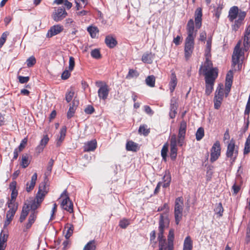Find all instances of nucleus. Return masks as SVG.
<instances>
[{"instance_id": "nucleus-50", "label": "nucleus", "mask_w": 250, "mask_h": 250, "mask_svg": "<svg viewBox=\"0 0 250 250\" xmlns=\"http://www.w3.org/2000/svg\"><path fill=\"white\" fill-rule=\"evenodd\" d=\"M76 109V107H73V106H69V110L67 113V117L68 119H70L72 117H73L75 111Z\"/></svg>"}, {"instance_id": "nucleus-21", "label": "nucleus", "mask_w": 250, "mask_h": 250, "mask_svg": "<svg viewBox=\"0 0 250 250\" xmlns=\"http://www.w3.org/2000/svg\"><path fill=\"white\" fill-rule=\"evenodd\" d=\"M37 173H35L31 177L30 181L27 183L26 187V190L27 192H30L34 188L37 180Z\"/></svg>"}, {"instance_id": "nucleus-60", "label": "nucleus", "mask_w": 250, "mask_h": 250, "mask_svg": "<svg viewBox=\"0 0 250 250\" xmlns=\"http://www.w3.org/2000/svg\"><path fill=\"white\" fill-rule=\"evenodd\" d=\"M250 113V100H248L246 104L244 114L245 115L249 116Z\"/></svg>"}, {"instance_id": "nucleus-4", "label": "nucleus", "mask_w": 250, "mask_h": 250, "mask_svg": "<svg viewBox=\"0 0 250 250\" xmlns=\"http://www.w3.org/2000/svg\"><path fill=\"white\" fill-rule=\"evenodd\" d=\"M238 154V146L235 145V141L231 139L227 146L226 158L229 159L230 165L235 162Z\"/></svg>"}, {"instance_id": "nucleus-42", "label": "nucleus", "mask_w": 250, "mask_h": 250, "mask_svg": "<svg viewBox=\"0 0 250 250\" xmlns=\"http://www.w3.org/2000/svg\"><path fill=\"white\" fill-rule=\"evenodd\" d=\"M74 95V92L72 89L68 90L65 94V100L67 103H69L72 100Z\"/></svg>"}, {"instance_id": "nucleus-58", "label": "nucleus", "mask_w": 250, "mask_h": 250, "mask_svg": "<svg viewBox=\"0 0 250 250\" xmlns=\"http://www.w3.org/2000/svg\"><path fill=\"white\" fill-rule=\"evenodd\" d=\"M139 133L141 134H143L145 135H146L148 134L149 131L146 128L145 125H141L139 129Z\"/></svg>"}, {"instance_id": "nucleus-17", "label": "nucleus", "mask_w": 250, "mask_h": 250, "mask_svg": "<svg viewBox=\"0 0 250 250\" xmlns=\"http://www.w3.org/2000/svg\"><path fill=\"white\" fill-rule=\"evenodd\" d=\"M97 141L95 139L92 140L84 143L83 150L85 152L94 151L97 147Z\"/></svg>"}, {"instance_id": "nucleus-3", "label": "nucleus", "mask_w": 250, "mask_h": 250, "mask_svg": "<svg viewBox=\"0 0 250 250\" xmlns=\"http://www.w3.org/2000/svg\"><path fill=\"white\" fill-rule=\"evenodd\" d=\"M241 41H239L235 46L232 56V66L235 71L240 70L241 68L242 60L240 58L243 57L244 52L240 49Z\"/></svg>"}, {"instance_id": "nucleus-7", "label": "nucleus", "mask_w": 250, "mask_h": 250, "mask_svg": "<svg viewBox=\"0 0 250 250\" xmlns=\"http://www.w3.org/2000/svg\"><path fill=\"white\" fill-rule=\"evenodd\" d=\"M169 220L167 213L161 214L159 221V233H164L165 229L169 227Z\"/></svg>"}, {"instance_id": "nucleus-43", "label": "nucleus", "mask_w": 250, "mask_h": 250, "mask_svg": "<svg viewBox=\"0 0 250 250\" xmlns=\"http://www.w3.org/2000/svg\"><path fill=\"white\" fill-rule=\"evenodd\" d=\"M223 210L224 209L222 204L219 203L217 204V206L214 209V211L215 213L219 215V216H222L223 215Z\"/></svg>"}, {"instance_id": "nucleus-55", "label": "nucleus", "mask_w": 250, "mask_h": 250, "mask_svg": "<svg viewBox=\"0 0 250 250\" xmlns=\"http://www.w3.org/2000/svg\"><path fill=\"white\" fill-rule=\"evenodd\" d=\"M27 140L26 138H24L21 141L20 146L18 148L19 151H21L25 146L26 144H27Z\"/></svg>"}, {"instance_id": "nucleus-6", "label": "nucleus", "mask_w": 250, "mask_h": 250, "mask_svg": "<svg viewBox=\"0 0 250 250\" xmlns=\"http://www.w3.org/2000/svg\"><path fill=\"white\" fill-rule=\"evenodd\" d=\"M184 202L182 197H179L176 199L174 207V217L175 223L178 225L183 215Z\"/></svg>"}, {"instance_id": "nucleus-57", "label": "nucleus", "mask_w": 250, "mask_h": 250, "mask_svg": "<svg viewBox=\"0 0 250 250\" xmlns=\"http://www.w3.org/2000/svg\"><path fill=\"white\" fill-rule=\"evenodd\" d=\"M207 39V33L205 31H202L200 33L199 41L204 42H205Z\"/></svg>"}, {"instance_id": "nucleus-12", "label": "nucleus", "mask_w": 250, "mask_h": 250, "mask_svg": "<svg viewBox=\"0 0 250 250\" xmlns=\"http://www.w3.org/2000/svg\"><path fill=\"white\" fill-rule=\"evenodd\" d=\"M194 48V40H185L184 53L185 58L188 61L191 56Z\"/></svg>"}, {"instance_id": "nucleus-9", "label": "nucleus", "mask_w": 250, "mask_h": 250, "mask_svg": "<svg viewBox=\"0 0 250 250\" xmlns=\"http://www.w3.org/2000/svg\"><path fill=\"white\" fill-rule=\"evenodd\" d=\"M177 146H179V145L177 136L176 135L173 134L171 136L170 140V156L172 160H175L177 157Z\"/></svg>"}, {"instance_id": "nucleus-32", "label": "nucleus", "mask_w": 250, "mask_h": 250, "mask_svg": "<svg viewBox=\"0 0 250 250\" xmlns=\"http://www.w3.org/2000/svg\"><path fill=\"white\" fill-rule=\"evenodd\" d=\"M126 149L128 151H136L138 145L132 141H129L126 144Z\"/></svg>"}, {"instance_id": "nucleus-39", "label": "nucleus", "mask_w": 250, "mask_h": 250, "mask_svg": "<svg viewBox=\"0 0 250 250\" xmlns=\"http://www.w3.org/2000/svg\"><path fill=\"white\" fill-rule=\"evenodd\" d=\"M215 96L218 97H221L223 98L224 97V86L223 84H219L217 90L215 92Z\"/></svg>"}, {"instance_id": "nucleus-48", "label": "nucleus", "mask_w": 250, "mask_h": 250, "mask_svg": "<svg viewBox=\"0 0 250 250\" xmlns=\"http://www.w3.org/2000/svg\"><path fill=\"white\" fill-rule=\"evenodd\" d=\"M36 60L34 56L30 57L26 60L27 66L28 67H31L32 66H33L36 63Z\"/></svg>"}, {"instance_id": "nucleus-15", "label": "nucleus", "mask_w": 250, "mask_h": 250, "mask_svg": "<svg viewBox=\"0 0 250 250\" xmlns=\"http://www.w3.org/2000/svg\"><path fill=\"white\" fill-rule=\"evenodd\" d=\"M46 180L47 177L46 176L44 181L40 184L39 190L36 195L40 198H42V199H43L45 195L47 193L49 190V188L46 186Z\"/></svg>"}, {"instance_id": "nucleus-34", "label": "nucleus", "mask_w": 250, "mask_h": 250, "mask_svg": "<svg viewBox=\"0 0 250 250\" xmlns=\"http://www.w3.org/2000/svg\"><path fill=\"white\" fill-rule=\"evenodd\" d=\"M96 244L94 240L88 242L84 247L83 250H95Z\"/></svg>"}, {"instance_id": "nucleus-64", "label": "nucleus", "mask_w": 250, "mask_h": 250, "mask_svg": "<svg viewBox=\"0 0 250 250\" xmlns=\"http://www.w3.org/2000/svg\"><path fill=\"white\" fill-rule=\"evenodd\" d=\"M163 181L164 182H168L170 183L171 177L169 172H166V173L163 177Z\"/></svg>"}, {"instance_id": "nucleus-22", "label": "nucleus", "mask_w": 250, "mask_h": 250, "mask_svg": "<svg viewBox=\"0 0 250 250\" xmlns=\"http://www.w3.org/2000/svg\"><path fill=\"white\" fill-rule=\"evenodd\" d=\"M177 84V79L176 74L174 72L171 71L170 81L169 83V87L171 93H172L174 91Z\"/></svg>"}, {"instance_id": "nucleus-46", "label": "nucleus", "mask_w": 250, "mask_h": 250, "mask_svg": "<svg viewBox=\"0 0 250 250\" xmlns=\"http://www.w3.org/2000/svg\"><path fill=\"white\" fill-rule=\"evenodd\" d=\"M174 238V231L173 229H170L168 232L167 236L168 243L170 246H171L172 243H173V240Z\"/></svg>"}, {"instance_id": "nucleus-47", "label": "nucleus", "mask_w": 250, "mask_h": 250, "mask_svg": "<svg viewBox=\"0 0 250 250\" xmlns=\"http://www.w3.org/2000/svg\"><path fill=\"white\" fill-rule=\"evenodd\" d=\"M168 151V145L167 144H165L161 150V156L163 158V159L164 160H166V158L167 157V153Z\"/></svg>"}, {"instance_id": "nucleus-16", "label": "nucleus", "mask_w": 250, "mask_h": 250, "mask_svg": "<svg viewBox=\"0 0 250 250\" xmlns=\"http://www.w3.org/2000/svg\"><path fill=\"white\" fill-rule=\"evenodd\" d=\"M177 107L178 104L177 100L175 98L173 97L171 98L170 103V111L169 115L170 118L173 119L175 117L177 114Z\"/></svg>"}, {"instance_id": "nucleus-23", "label": "nucleus", "mask_w": 250, "mask_h": 250, "mask_svg": "<svg viewBox=\"0 0 250 250\" xmlns=\"http://www.w3.org/2000/svg\"><path fill=\"white\" fill-rule=\"evenodd\" d=\"M239 9L237 6H234L230 8L229 12L228 18L230 21H233L238 15Z\"/></svg>"}, {"instance_id": "nucleus-13", "label": "nucleus", "mask_w": 250, "mask_h": 250, "mask_svg": "<svg viewBox=\"0 0 250 250\" xmlns=\"http://www.w3.org/2000/svg\"><path fill=\"white\" fill-rule=\"evenodd\" d=\"M67 13L63 7H60L52 14L53 19L56 22L61 21L67 16Z\"/></svg>"}, {"instance_id": "nucleus-45", "label": "nucleus", "mask_w": 250, "mask_h": 250, "mask_svg": "<svg viewBox=\"0 0 250 250\" xmlns=\"http://www.w3.org/2000/svg\"><path fill=\"white\" fill-rule=\"evenodd\" d=\"M214 83L206 82V94L209 95L212 91Z\"/></svg>"}, {"instance_id": "nucleus-1", "label": "nucleus", "mask_w": 250, "mask_h": 250, "mask_svg": "<svg viewBox=\"0 0 250 250\" xmlns=\"http://www.w3.org/2000/svg\"><path fill=\"white\" fill-rule=\"evenodd\" d=\"M195 30L194 23L193 19H190L187 25V37L185 40H194L196 36L197 29L202 26V10L200 7L196 9L195 14Z\"/></svg>"}, {"instance_id": "nucleus-53", "label": "nucleus", "mask_w": 250, "mask_h": 250, "mask_svg": "<svg viewBox=\"0 0 250 250\" xmlns=\"http://www.w3.org/2000/svg\"><path fill=\"white\" fill-rule=\"evenodd\" d=\"M8 34L7 32H4L2 34V35L0 38V48L2 47V46L5 43Z\"/></svg>"}, {"instance_id": "nucleus-5", "label": "nucleus", "mask_w": 250, "mask_h": 250, "mask_svg": "<svg viewBox=\"0 0 250 250\" xmlns=\"http://www.w3.org/2000/svg\"><path fill=\"white\" fill-rule=\"evenodd\" d=\"M95 84L99 87L98 95L100 100L105 101L107 99L110 91L108 85L105 82L100 81L96 82Z\"/></svg>"}, {"instance_id": "nucleus-56", "label": "nucleus", "mask_w": 250, "mask_h": 250, "mask_svg": "<svg viewBox=\"0 0 250 250\" xmlns=\"http://www.w3.org/2000/svg\"><path fill=\"white\" fill-rule=\"evenodd\" d=\"M70 76V71L69 70H65L62 73L61 78L62 80L67 79Z\"/></svg>"}, {"instance_id": "nucleus-38", "label": "nucleus", "mask_w": 250, "mask_h": 250, "mask_svg": "<svg viewBox=\"0 0 250 250\" xmlns=\"http://www.w3.org/2000/svg\"><path fill=\"white\" fill-rule=\"evenodd\" d=\"M250 152V133L245 144L244 154L246 155Z\"/></svg>"}, {"instance_id": "nucleus-35", "label": "nucleus", "mask_w": 250, "mask_h": 250, "mask_svg": "<svg viewBox=\"0 0 250 250\" xmlns=\"http://www.w3.org/2000/svg\"><path fill=\"white\" fill-rule=\"evenodd\" d=\"M28 158L29 157L27 154H24L22 155L21 162V166L24 168L27 167L30 164Z\"/></svg>"}, {"instance_id": "nucleus-59", "label": "nucleus", "mask_w": 250, "mask_h": 250, "mask_svg": "<svg viewBox=\"0 0 250 250\" xmlns=\"http://www.w3.org/2000/svg\"><path fill=\"white\" fill-rule=\"evenodd\" d=\"M19 81L21 83H27L29 80V77H23L19 76L18 77Z\"/></svg>"}, {"instance_id": "nucleus-30", "label": "nucleus", "mask_w": 250, "mask_h": 250, "mask_svg": "<svg viewBox=\"0 0 250 250\" xmlns=\"http://www.w3.org/2000/svg\"><path fill=\"white\" fill-rule=\"evenodd\" d=\"M211 45L206 44V49L205 50V56L206 57V61L204 62H206V63H209V62H211L210 60V58L211 57Z\"/></svg>"}, {"instance_id": "nucleus-28", "label": "nucleus", "mask_w": 250, "mask_h": 250, "mask_svg": "<svg viewBox=\"0 0 250 250\" xmlns=\"http://www.w3.org/2000/svg\"><path fill=\"white\" fill-rule=\"evenodd\" d=\"M36 211L31 212L29 217L28 222L25 225V227L27 229H29L32 224L35 222L37 217Z\"/></svg>"}, {"instance_id": "nucleus-51", "label": "nucleus", "mask_w": 250, "mask_h": 250, "mask_svg": "<svg viewBox=\"0 0 250 250\" xmlns=\"http://www.w3.org/2000/svg\"><path fill=\"white\" fill-rule=\"evenodd\" d=\"M8 235L7 233L4 232L3 231H1L0 234V242L5 243L7 241Z\"/></svg>"}, {"instance_id": "nucleus-33", "label": "nucleus", "mask_w": 250, "mask_h": 250, "mask_svg": "<svg viewBox=\"0 0 250 250\" xmlns=\"http://www.w3.org/2000/svg\"><path fill=\"white\" fill-rule=\"evenodd\" d=\"M87 31L92 38H95L99 31L98 27L93 26H88L87 28Z\"/></svg>"}, {"instance_id": "nucleus-26", "label": "nucleus", "mask_w": 250, "mask_h": 250, "mask_svg": "<svg viewBox=\"0 0 250 250\" xmlns=\"http://www.w3.org/2000/svg\"><path fill=\"white\" fill-rule=\"evenodd\" d=\"M105 42L109 48H113L117 44L116 40L111 36H107L105 39Z\"/></svg>"}, {"instance_id": "nucleus-20", "label": "nucleus", "mask_w": 250, "mask_h": 250, "mask_svg": "<svg viewBox=\"0 0 250 250\" xmlns=\"http://www.w3.org/2000/svg\"><path fill=\"white\" fill-rule=\"evenodd\" d=\"M43 199L39 196H36L35 199L32 201L30 204H29L30 210H32L31 212L36 211V210L40 206L41 203L42 202ZM26 205H27L26 204Z\"/></svg>"}, {"instance_id": "nucleus-29", "label": "nucleus", "mask_w": 250, "mask_h": 250, "mask_svg": "<svg viewBox=\"0 0 250 250\" xmlns=\"http://www.w3.org/2000/svg\"><path fill=\"white\" fill-rule=\"evenodd\" d=\"M164 233H158V240L159 241V250H165V244H166V239L164 238L163 235Z\"/></svg>"}, {"instance_id": "nucleus-40", "label": "nucleus", "mask_w": 250, "mask_h": 250, "mask_svg": "<svg viewBox=\"0 0 250 250\" xmlns=\"http://www.w3.org/2000/svg\"><path fill=\"white\" fill-rule=\"evenodd\" d=\"M204 136V129L202 127H199L196 133V139L197 141L201 140Z\"/></svg>"}, {"instance_id": "nucleus-44", "label": "nucleus", "mask_w": 250, "mask_h": 250, "mask_svg": "<svg viewBox=\"0 0 250 250\" xmlns=\"http://www.w3.org/2000/svg\"><path fill=\"white\" fill-rule=\"evenodd\" d=\"M130 224V220L125 218L121 220L119 226L122 229H125Z\"/></svg>"}, {"instance_id": "nucleus-49", "label": "nucleus", "mask_w": 250, "mask_h": 250, "mask_svg": "<svg viewBox=\"0 0 250 250\" xmlns=\"http://www.w3.org/2000/svg\"><path fill=\"white\" fill-rule=\"evenodd\" d=\"M91 56L95 59H99L101 58V54L100 51L98 49H95L91 51Z\"/></svg>"}, {"instance_id": "nucleus-52", "label": "nucleus", "mask_w": 250, "mask_h": 250, "mask_svg": "<svg viewBox=\"0 0 250 250\" xmlns=\"http://www.w3.org/2000/svg\"><path fill=\"white\" fill-rule=\"evenodd\" d=\"M49 140V139L48 136L47 135H44L42 139L40 141V145L44 147L48 143Z\"/></svg>"}, {"instance_id": "nucleus-31", "label": "nucleus", "mask_w": 250, "mask_h": 250, "mask_svg": "<svg viewBox=\"0 0 250 250\" xmlns=\"http://www.w3.org/2000/svg\"><path fill=\"white\" fill-rule=\"evenodd\" d=\"M153 55L152 53H145L142 58V61L148 64H150L152 62Z\"/></svg>"}, {"instance_id": "nucleus-25", "label": "nucleus", "mask_w": 250, "mask_h": 250, "mask_svg": "<svg viewBox=\"0 0 250 250\" xmlns=\"http://www.w3.org/2000/svg\"><path fill=\"white\" fill-rule=\"evenodd\" d=\"M192 248L193 243L191 238L189 236H187L184 240L183 250H192Z\"/></svg>"}, {"instance_id": "nucleus-63", "label": "nucleus", "mask_w": 250, "mask_h": 250, "mask_svg": "<svg viewBox=\"0 0 250 250\" xmlns=\"http://www.w3.org/2000/svg\"><path fill=\"white\" fill-rule=\"evenodd\" d=\"M233 80V72L232 70H229L226 76V81H232Z\"/></svg>"}, {"instance_id": "nucleus-54", "label": "nucleus", "mask_w": 250, "mask_h": 250, "mask_svg": "<svg viewBox=\"0 0 250 250\" xmlns=\"http://www.w3.org/2000/svg\"><path fill=\"white\" fill-rule=\"evenodd\" d=\"M74 66H75L74 58L73 57H70L69 60V66H68L69 71H72L73 70Z\"/></svg>"}, {"instance_id": "nucleus-61", "label": "nucleus", "mask_w": 250, "mask_h": 250, "mask_svg": "<svg viewBox=\"0 0 250 250\" xmlns=\"http://www.w3.org/2000/svg\"><path fill=\"white\" fill-rule=\"evenodd\" d=\"M94 108L91 105L87 106L84 109V112L87 114H91L94 112Z\"/></svg>"}, {"instance_id": "nucleus-36", "label": "nucleus", "mask_w": 250, "mask_h": 250, "mask_svg": "<svg viewBox=\"0 0 250 250\" xmlns=\"http://www.w3.org/2000/svg\"><path fill=\"white\" fill-rule=\"evenodd\" d=\"M155 78L154 76H148L146 79V83L149 87H153L155 86Z\"/></svg>"}, {"instance_id": "nucleus-24", "label": "nucleus", "mask_w": 250, "mask_h": 250, "mask_svg": "<svg viewBox=\"0 0 250 250\" xmlns=\"http://www.w3.org/2000/svg\"><path fill=\"white\" fill-rule=\"evenodd\" d=\"M30 211L29 206L24 204L22 207V211L20 215L19 221L22 222L26 219Z\"/></svg>"}, {"instance_id": "nucleus-37", "label": "nucleus", "mask_w": 250, "mask_h": 250, "mask_svg": "<svg viewBox=\"0 0 250 250\" xmlns=\"http://www.w3.org/2000/svg\"><path fill=\"white\" fill-rule=\"evenodd\" d=\"M65 229H67L66 234H65V237L66 239H68L73 234V226L71 224H67Z\"/></svg>"}, {"instance_id": "nucleus-14", "label": "nucleus", "mask_w": 250, "mask_h": 250, "mask_svg": "<svg viewBox=\"0 0 250 250\" xmlns=\"http://www.w3.org/2000/svg\"><path fill=\"white\" fill-rule=\"evenodd\" d=\"M63 27L60 24L54 25L50 27L48 30L47 34L46 37L48 38H51L56 35L59 34L62 31Z\"/></svg>"}, {"instance_id": "nucleus-27", "label": "nucleus", "mask_w": 250, "mask_h": 250, "mask_svg": "<svg viewBox=\"0 0 250 250\" xmlns=\"http://www.w3.org/2000/svg\"><path fill=\"white\" fill-rule=\"evenodd\" d=\"M8 207L10 208V209L6 213V219L11 221L17 210V207L14 206L13 207H11L10 205H9Z\"/></svg>"}, {"instance_id": "nucleus-11", "label": "nucleus", "mask_w": 250, "mask_h": 250, "mask_svg": "<svg viewBox=\"0 0 250 250\" xmlns=\"http://www.w3.org/2000/svg\"><path fill=\"white\" fill-rule=\"evenodd\" d=\"M210 151V161L214 162L218 159L221 154V146L219 141H217L214 143Z\"/></svg>"}, {"instance_id": "nucleus-18", "label": "nucleus", "mask_w": 250, "mask_h": 250, "mask_svg": "<svg viewBox=\"0 0 250 250\" xmlns=\"http://www.w3.org/2000/svg\"><path fill=\"white\" fill-rule=\"evenodd\" d=\"M250 45V24L245 30L244 37V50L247 51Z\"/></svg>"}, {"instance_id": "nucleus-62", "label": "nucleus", "mask_w": 250, "mask_h": 250, "mask_svg": "<svg viewBox=\"0 0 250 250\" xmlns=\"http://www.w3.org/2000/svg\"><path fill=\"white\" fill-rule=\"evenodd\" d=\"M54 161L51 159L49 161L48 166L47 167V171L48 172L50 173L52 171V168L54 165Z\"/></svg>"}, {"instance_id": "nucleus-2", "label": "nucleus", "mask_w": 250, "mask_h": 250, "mask_svg": "<svg viewBox=\"0 0 250 250\" xmlns=\"http://www.w3.org/2000/svg\"><path fill=\"white\" fill-rule=\"evenodd\" d=\"M200 74L203 73L205 76V82L208 83H214L217 77V72L215 68H212V62L208 64L204 62L201 65L199 69Z\"/></svg>"}, {"instance_id": "nucleus-8", "label": "nucleus", "mask_w": 250, "mask_h": 250, "mask_svg": "<svg viewBox=\"0 0 250 250\" xmlns=\"http://www.w3.org/2000/svg\"><path fill=\"white\" fill-rule=\"evenodd\" d=\"M66 190H64L61 195V197H63V196H65L64 199H63L61 203V207L63 209L71 213L73 211V205L69 197L66 195Z\"/></svg>"}, {"instance_id": "nucleus-19", "label": "nucleus", "mask_w": 250, "mask_h": 250, "mask_svg": "<svg viewBox=\"0 0 250 250\" xmlns=\"http://www.w3.org/2000/svg\"><path fill=\"white\" fill-rule=\"evenodd\" d=\"M66 133V127L65 126H62L60 131V134L58 136L56 139V146H60L63 141Z\"/></svg>"}, {"instance_id": "nucleus-41", "label": "nucleus", "mask_w": 250, "mask_h": 250, "mask_svg": "<svg viewBox=\"0 0 250 250\" xmlns=\"http://www.w3.org/2000/svg\"><path fill=\"white\" fill-rule=\"evenodd\" d=\"M139 76L138 72L134 69H129L128 74L126 76L127 79H130L134 77H137Z\"/></svg>"}, {"instance_id": "nucleus-10", "label": "nucleus", "mask_w": 250, "mask_h": 250, "mask_svg": "<svg viewBox=\"0 0 250 250\" xmlns=\"http://www.w3.org/2000/svg\"><path fill=\"white\" fill-rule=\"evenodd\" d=\"M186 130L187 123L185 121H182L180 123L178 135L177 137L179 146H182L184 143Z\"/></svg>"}]
</instances>
